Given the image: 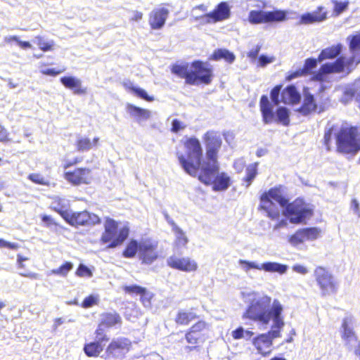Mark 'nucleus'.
<instances>
[{
  "mask_svg": "<svg viewBox=\"0 0 360 360\" xmlns=\"http://www.w3.org/2000/svg\"><path fill=\"white\" fill-rule=\"evenodd\" d=\"M160 257L158 242L151 238L141 240L139 259L142 264H151Z\"/></svg>",
  "mask_w": 360,
  "mask_h": 360,
  "instance_id": "9b49d317",
  "label": "nucleus"
},
{
  "mask_svg": "<svg viewBox=\"0 0 360 360\" xmlns=\"http://www.w3.org/2000/svg\"><path fill=\"white\" fill-rule=\"evenodd\" d=\"M333 131V128L330 127L327 130H326L324 133L323 143L325 146L327 150H330L331 149Z\"/></svg>",
  "mask_w": 360,
  "mask_h": 360,
  "instance_id": "864d4df0",
  "label": "nucleus"
},
{
  "mask_svg": "<svg viewBox=\"0 0 360 360\" xmlns=\"http://www.w3.org/2000/svg\"><path fill=\"white\" fill-rule=\"evenodd\" d=\"M184 170L196 176L205 186H212L214 191L226 190L231 184V177L225 172L219 173L217 159H179Z\"/></svg>",
  "mask_w": 360,
  "mask_h": 360,
  "instance_id": "f03ea898",
  "label": "nucleus"
},
{
  "mask_svg": "<svg viewBox=\"0 0 360 360\" xmlns=\"http://www.w3.org/2000/svg\"><path fill=\"white\" fill-rule=\"evenodd\" d=\"M342 338L345 342L348 349L353 351L355 355L360 356V341L346 319L342 323Z\"/></svg>",
  "mask_w": 360,
  "mask_h": 360,
  "instance_id": "dca6fc26",
  "label": "nucleus"
},
{
  "mask_svg": "<svg viewBox=\"0 0 360 360\" xmlns=\"http://www.w3.org/2000/svg\"><path fill=\"white\" fill-rule=\"evenodd\" d=\"M198 318L199 316L197 314L195 309H181L176 313L174 321L177 326H187Z\"/></svg>",
  "mask_w": 360,
  "mask_h": 360,
  "instance_id": "5701e85b",
  "label": "nucleus"
},
{
  "mask_svg": "<svg viewBox=\"0 0 360 360\" xmlns=\"http://www.w3.org/2000/svg\"><path fill=\"white\" fill-rule=\"evenodd\" d=\"M328 100L323 93L318 94L316 98L309 93L305 94L299 111L303 115H308L316 111L322 112L326 110Z\"/></svg>",
  "mask_w": 360,
  "mask_h": 360,
  "instance_id": "9d476101",
  "label": "nucleus"
},
{
  "mask_svg": "<svg viewBox=\"0 0 360 360\" xmlns=\"http://www.w3.org/2000/svg\"><path fill=\"white\" fill-rule=\"evenodd\" d=\"M8 41H15L18 45L23 49H30L32 47L31 44L29 41H21L19 37L15 35L11 36L8 38Z\"/></svg>",
  "mask_w": 360,
  "mask_h": 360,
  "instance_id": "13d9d810",
  "label": "nucleus"
},
{
  "mask_svg": "<svg viewBox=\"0 0 360 360\" xmlns=\"http://www.w3.org/2000/svg\"><path fill=\"white\" fill-rule=\"evenodd\" d=\"M181 142L187 158H202V148L198 139L195 136L187 137Z\"/></svg>",
  "mask_w": 360,
  "mask_h": 360,
  "instance_id": "aec40b11",
  "label": "nucleus"
},
{
  "mask_svg": "<svg viewBox=\"0 0 360 360\" xmlns=\"http://www.w3.org/2000/svg\"><path fill=\"white\" fill-rule=\"evenodd\" d=\"M334 7H333V12L336 15H340L343 11H345L349 6V1H345L343 2L338 1H333Z\"/></svg>",
  "mask_w": 360,
  "mask_h": 360,
  "instance_id": "603ef678",
  "label": "nucleus"
},
{
  "mask_svg": "<svg viewBox=\"0 0 360 360\" xmlns=\"http://www.w3.org/2000/svg\"><path fill=\"white\" fill-rule=\"evenodd\" d=\"M185 128V125H183L182 123L174 119L172 120V131L173 132H178L181 129H184Z\"/></svg>",
  "mask_w": 360,
  "mask_h": 360,
  "instance_id": "69168bd1",
  "label": "nucleus"
},
{
  "mask_svg": "<svg viewBox=\"0 0 360 360\" xmlns=\"http://www.w3.org/2000/svg\"><path fill=\"white\" fill-rule=\"evenodd\" d=\"M300 100V95L293 85L288 86L281 92V101L284 103L295 104Z\"/></svg>",
  "mask_w": 360,
  "mask_h": 360,
  "instance_id": "bb28decb",
  "label": "nucleus"
},
{
  "mask_svg": "<svg viewBox=\"0 0 360 360\" xmlns=\"http://www.w3.org/2000/svg\"><path fill=\"white\" fill-rule=\"evenodd\" d=\"M272 62V59L269 58L268 56H264V55H262L260 56L259 58H258V60H257V65L259 66V67H264L266 66L267 64L270 63Z\"/></svg>",
  "mask_w": 360,
  "mask_h": 360,
  "instance_id": "338daca9",
  "label": "nucleus"
},
{
  "mask_svg": "<svg viewBox=\"0 0 360 360\" xmlns=\"http://www.w3.org/2000/svg\"><path fill=\"white\" fill-rule=\"evenodd\" d=\"M64 70H65L64 69L57 70L55 68H48V69L42 70L41 71V72L44 75H49V76L55 77V76L62 73L63 72H64Z\"/></svg>",
  "mask_w": 360,
  "mask_h": 360,
  "instance_id": "e2e57ef3",
  "label": "nucleus"
},
{
  "mask_svg": "<svg viewBox=\"0 0 360 360\" xmlns=\"http://www.w3.org/2000/svg\"><path fill=\"white\" fill-rule=\"evenodd\" d=\"M79 277H91L92 276L91 271L85 265L80 264L75 272Z\"/></svg>",
  "mask_w": 360,
  "mask_h": 360,
  "instance_id": "6e6d98bb",
  "label": "nucleus"
},
{
  "mask_svg": "<svg viewBox=\"0 0 360 360\" xmlns=\"http://www.w3.org/2000/svg\"><path fill=\"white\" fill-rule=\"evenodd\" d=\"M122 86L126 91L133 93L134 95L141 99L148 102L154 101L153 96H149L144 89L134 86L132 82L129 80L123 82Z\"/></svg>",
  "mask_w": 360,
  "mask_h": 360,
  "instance_id": "cd10ccee",
  "label": "nucleus"
},
{
  "mask_svg": "<svg viewBox=\"0 0 360 360\" xmlns=\"http://www.w3.org/2000/svg\"><path fill=\"white\" fill-rule=\"evenodd\" d=\"M336 150L342 154L355 155L360 151V131L356 126L342 125L335 134Z\"/></svg>",
  "mask_w": 360,
  "mask_h": 360,
  "instance_id": "39448f33",
  "label": "nucleus"
},
{
  "mask_svg": "<svg viewBox=\"0 0 360 360\" xmlns=\"http://www.w3.org/2000/svg\"><path fill=\"white\" fill-rule=\"evenodd\" d=\"M105 327L101 326L98 323L96 329L95 330L94 334L96 336V341H99L101 344H103L109 341V337L105 331Z\"/></svg>",
  "mask_w": 360,
  "mask_h": 360,
  "instance_id": "49530a36",
  "label": "nucleus"
},
{
  "mask_svg": "<svg viewBox=\"0 0 360 360\" xmlns=\"http://www.w3.org/2000/svg\"><path fill=\"white\" fill-rule=\"evenodd\" d=\"M282 312L283 307L278 300L271 302V297L263 295L250 301L243 317L263 324H267L273 319L276 326L281 328L284 325Z\"/></svg>",
  "mask_w": 360,
  "mask_h": 360,
  "instance_id": "7ed1b4c3",
  "label": "nucleus"
},
{
  "mask_svg": "<svg viewBox=\"0 0 360 360\" xmlns=\"http://www.w3.org/2000/svg\"><path fill=\"white\" fill-rule=\"evenodd\" d=\"M314 16L321 18L320 22L325 20L327 18V12L323 11V8L318 7L314 11L311 12Z\"/></svg>",
  "mask_w": 360,
  "mask_h": 360,
  "instance_id": "052dcab7",
  "label": "nucleus"
},
{
  "mask_svg": "<svg viewBox=\"0 0 360 360\" xmlns=\"http://www.w3.org/2000/svg\"><path fill=\"white\" fill-rule=\"evenodd\" d=\"M141 250V241L136 239H131L125 245L122 252V255L124 258L131 259L134 258L136 253L139 254Z\"/></svg>",
  "mask_w": 360,
  "mask_h": 360,
  "instance_id": "2f4dec72",
  "label": "nucleus"
},
{
  "mask_svg": "<svg viewBox=\"0 0 360 360\" xmlns=\"http://www.w3.org/2000/svg\"><path fill=\"white\" fill-rule=\"evenodd\" d=\"M34 41L36 42L39 49L44 51H51L54 49V42L53 41H46L42 36L37 35L34 38Z\"/></svg>",
  "mask_w": 360,
  "mask_h": 360,
  "instance_id": "ea45409f",
  "label": "nucleus"
},
{
  "mask_svg": "<svg viewBox=\"0 0 360 360\" xmlns=\"http://www.w3.org/2000/svg\"><path fill=\"white\" fill-rule=\"evenodd\" d=\"M354 62V57L345 60L344 57L338 58L333 63H327L321 65V71L326 75L331 73H340L345 71V68H349L353 65Z\"/></svg>",
  "mask_w": 360,
  "mask_h": 360,
  "instance_id": "a211bd4d",
  "label": "nucleus"
},
{
  "mask_svg": "<svg viewBox=\"0 0 360 360\" xmlns=\"http://www.w3.org/2000/svg\"><path fill=\"white\" fill-rule=\"evenodd\" d=\"M65 179L71 184L79 186L89 184L93 179L91 170L85 167L76 168L64 173Z\"/></svg>",
  "mask_w": 360,
  "mask_h": 360,
  "instance_id": "2eb2a0df",
  "label": "nucleus"
},
{
  "mask_svg": "<svg viewBox=\"0 0 360 360\" xmlns=\"http://www.w3.org/2000/svg\"><path fill=\"white\" fill-rule=\"evenodd\" d=\"M41 220L46 224L47 226H58V224L49 215H43Z\"/></svg>",
  "mask_w": 360,
  "mask_h": 360,
  "instance_id": "774afa93",
  "label": "nucleus"
},
{
  "mask_svg": "<svg viewBox=\"0 0 360 360\" xmlns=\"http://www.w3.org/2000/svg\"><path fill=\"white\" fill-rule=\"evenodd\" d=\"M98 303V298L97 296L90 295L85 297L81 304V307L84 309H88Z\"/></svg>",
  "mask_w": 360,
  "mask_h": 360,
  "instance_id": "3c124183",
  "label": "nucleus"
},
{
  "mask_svg": "<svg viewBox=\"0 0 360 360\" xmlns=\"http://www.w3.org/2000/svg\"><path fill=\"white\" fill-rule=\"evenodd\" d=\"M259 210L276 224L274 230L292 224H306L314 214V207L302 198L289 202L283 195L281 186H274L264 191L259 198Z\"/></svg>",
  "mask_w": 360,
  "mask_h": 360,
  "instance_id": "f257e3e1",
  "label": "nucleus"
},
{
  "mask_svg": "<svg viewBox=\"0 0 360 360\" xmlns=\"http://www.w3.org/2000/svg\"><path fill=\"white\" fill-rule=\"evenodd\" d=\"M169 223L172 226V231L175 234V245L178 248L186 247L188 242V239L186 236L185 232H184V231L179 227L174 221H169Z\"/></svg>",
  "mask_w": 360,
  "mask_h": 360,
  "instance_id": "72a5a7b5",
  "label": "nucleus"
},
{
  "mask_svg": "<svg viewBox=\"0 0 360 360\" xmlns=\"http://www.w3.org/2000/svg\"><path fill=\"white\" fill-rule=\"evenodd\" d=\"M122 290L125 294L131 296L139 295L140 301L143 306H149L153 297V294L148 291L147 288L139 285H129L122 286Z\"/></svg>",
  "mask_w": 360,
  "mask_h": 360,
  "instance_id": "6ab92c4d",
  "label": "nucleus"
},
{
  "mask_svg": "<svg viewBox=\"0 0 360 360\" xmlns=\"http://www.w3.org/2000/svg\"><path fill=\"white\" fill-rule=\"evenodd\" d=\"M0 248H6L10 250H17L19 248L18 244L6 241L0 238Z\"/></svg>",
  "mask_w": 360,
  "mask_h": 360,
  "instance_id": "680f3d73",
  "label": "nucleus"
},
{
  "mask_svg": "<svg viewBox=\"0 0 360 360\" xmlns=\"http://www.w3.org/2000/svg\"><path fill=\"white\" fill-rule=\"evenodd\" d=\"M221 59H224L229 63H232L235 60L236 56L233 53L226 49H217L209 57L210 60L218 61Z\"/></svg>",
  "mask_w": 360,
  "mask_h": 360,
  "instance_id": "473e14b6",
  "label": "nucleus"
},
{
  "mask_svg": "<svg viewBox=\"0 0 360 360\" xmlns=\"http://www.w3.org/2000/svg\"><path fill=\"white\" fill-rule=\"evenodd\" d=\"M258 162H254L247 166L245 169V176L243 179L245 186L248 188L252 183L258 174Z\"/></svg>",
  "mask_w": 360,
  "mask_h": 360,
  "instance_id": "f704fd0d",
  "label": "nucleus"
},
{
  "mask_svg": "<svg viewBox=\"0 0 360 360\" xmlns=\"http://www.w3.org/2000/svg\"><path fill=\"white\" fill-rule=\"evenodd\" d=\"M301 229L305 240H315L319 237L320 233V230L316 227L303 228Z\"/></svg>",
  "mask_w": 360,
  "mask_h": 360,
  "instance_id": "37998d69",
  "label": "nucleus"
},
{
  "mask_svg": "<svg viewBox=\"0 0 360 360\" xmlns=\"http://www.w3.org/2000/svg\"><path fill=\"white\" fill-rule=\"evenodd\" d=\"M131 347V340L125 337L113 338L105 349V354L108 357L122 358Z\"/></svg>",
  "mask_w": 360,
  "mask_h": 360,
  "instance_id": "f8f14e48",
  "label": "nucleus"
},
{
  "mask_svg": "<svg viewBox=\"0 0 360 360\" xmlns=\"http://www.w3.org/2000/svg\"><path fill=\"white\" fill-rule=\"evenodd\" d=\"M169 11L165 8L153 9L149 14L148 22L152 30H160L165 24Z\"/></svg>",
  "mask_w": 360,
  "mask_h": 360,
  "instance_id": "412c9836",
  "label": "nucleus"
},
{
  "mask_svg": "<svg viewBox=\"0 0 360 360\" xmlns=\"http://www.w3.org/2000/svg\"><path fill=\"white\" fill-rule=\"evenodd\" d=\"M277 120L283 125H288L290 122L289 112L287 108L280 107L276 110Z\"/></svg>",
  "mask_w": 360,
  "mask_h": 360,
  "instance_id": "79ce46f5",
  "label": "nucleus"
},
{
  "mask_svg": "<svg viewBox=\"0 0 360 360\" xmlns=\"http://www.w3.org/2000/svg\"><path fill=\"white\" fill-rule=\"evenodd\" d=\"M282 86L281 84L275 86L271 91L270 96L271 101L275 105H278L281 101L279 100V94Z\"/></svg>",
  "mask_w": 360,
  "mask_h": 360,
  "instance_id": "5fc2aeb1",
  "label": "nucleus"
},
{
  "mask_svg": "<svg viewBox=\"0 0 360 360\" xmlns=\"http://www.w3.org/2000/svg\"><path fill=\"white\" fill-rule=\"evenodd\" d=\"M63 85L69 89H71L75 94L84 95L86 93V88L83 87L80 79L72 77L65 76L60 79Z\"/></svg>",
  "mask_w": 360,
  "mask_h": 360,
  "instance_id": "393cba45",
  "label": "nucleus"
},
{
  "mask_svg": "<svg viewBox=\"0 0 360 360\" xmlns=\"http://www.w3.org/2000/svg\"><path fill=\"white\" fill-rule=\"evenodd\" d=\"M349 39V48L352 52L360 51V32L347 37Z\"/></svg>",
  "mask_w": 360,
  "mask_h": 360,
  "instance_id": "de8ad7c7",
  "label": "nucleus"
},
{
  "mask_svg": "<svg viewBox=\"0 0 360 360\" xmlns=\"http://www.w3.org/2000/svg\"><path fill=\"white\" fill-rule=\"evenodd\" d=\"M259 108L263 122L265 124H270L276 120L275 114L273 111V105L269 102L266 95H262L261 96L259 101Z\"/></svg>",
  "mask_w": 360,
  "mask_h": 360,
  "instance_id": "b1692460",
  "label": "nucleus"
},
{
  "mask_svg": "<svg viewBox=\"0 0 360 360\" xmlns=\"http://www.w3.org/2000/svg\"><path fill=\"white\" fill-rule=\"evenodd\" d=\"M51 209L59 214L66 223L74 227L91 226L100 224L101 222V218L97 214L86 210L69 212L58 207H53Z\"/></svg>",
  "mask_w": 360,
  "mask_h": 360,
  "instance_id": "6e6552de",
  "label": "nucleus"
},
{
  "mask_svg": "<svg viewBox=\"0 0 360 360\" xmlns=\"http://www.w3.org/2000/svg\"><path fill=\"white\" fill-rule=\"evenodd\" d=\"M266 23L281 22L286 19V12L282 10L266 11Z\"/></svg>",
  "mask_w": 360,
  "mask_h": 360,
  "instance_id": "58836bf2",
  "label": "nucleus"
},
{
  "mask_svg": "<svg viewBox=\"0 0 360 360\" xmlns=\"http://www.w3.org/2000/svg\"><path fill=\"white\" fill-rule=\"evenodd\" d=\"M245 330L242 327H238L231 332V336L234 340H239L243 338Z\"/></svg>",
  "mask_w": 360,
  "mask_h": 360,
  "instance_id": "0e129e2a",
  "label": "nucleus"
},
{
  "mask_svg": "<svg viewBox=\"0 0 360 360\" xmlns=\"http://www.w3.org/2000/svg\"><path fill=\"white\" fill-rule=\"evenodd\" d=\"M210 324L205 320H198L185 331L184 338L188 344L184 349L187 353L198 352L210 338Z\"/></svg>",
  "mask_w": 360,
  "mask_h": 360,
  "instance_id": "0eeeda50",
  "label": "nucleus"
},
{
  "mask_svg": "<svg viewBox=\"0 0 360 360\" xmlns=\"http://www.w3.org/2000/svg\"><path fill=\"white\" fill-rule=\"evenodd\" d=\"M342 48L341 44H337L323 49L318 56L319 62L336 58L340 53Z\"/></svg>",
  "mask_w": 360,
  "mask_h": 360,
  "instance_id": "c85d7f7f",
  "label": "nucleus"
},
{
  "mask_svg": "<svg viewBox=\"0 0 360 360\" xmlns=\"http://www.w3.org/2000/svg\"><path fill=\"white\" fill-rule=\"evenodd\" d=\"M305 76L302 68H299L295 71H289L285 75V80L290 82L295 78Z\"/></svg>",
  "mask_w": 360,
  "mask_h": 360,
  "instance_id": "4d7b16f0",
  "label": "nucleus"
},
{
  "mask_svg": "<svg viewBox=\"0 0 360 360\" xmlns=\"http://www.w3.org/2000/svg\"><path fill=\"white\" fill-rule=\"evenodd\" d=\"M314 276L322 296H328L338 292V282L326 268L317 266L314 269Z\"/></svg>",
  "mask_w": 360,
  "mask_h": 360,
  "instance_id": "1a4fd4ad",
  "label": "nucleus"
},
{
  "mask_svg": "<svg viewBox=\"0 0 360 360\" xmlns=\"http://www.w3.org/2000/svg\"><path fill=\"white\" fill-rule=\"evenodd\" d=\"M266 11L262 10H252L248 15V22L252 25L266 23Z\"/></svg>",
  "mask_w": 360,
  "mask_h": 360,
  "instance_id": "4c0bfd02",
  "label": "nucleus"
},
{
  "mask_svg": "<svg viewBox=\"0 0 360 360\" xmlns=\"http://www.w3.org/2000/svg\"><path fill=\"white\" fill-rule=\"evenodd\" d=\"M287 269V265L274 262H264L260 265V270H264L266 272H277L283 274L286 272Z\"/></svg>",
  "mask_w": 360,
  "mask_h": 360,
  "instance_id": "c9c22d12",
  "label": "nucleus"
},
{
  "mask_svg": "<svg viewBox=\"0 0 360 360\" xmlns=\"http://www.w3.org/2000/svg\"><path fill=\"white\" fill-rule=\"evenodd\" d=\"M318 58H308L304 60V65L302 68L305 76L310 75L312 70L317 66Z\"/></svg>",
  "mask_w": 360,
  "mask_h": 360,
  "instance_id": "a18cd8bd",
  "label": "nucleus"
},
{
  "mask_svg": "<svg viewBox=\"0 0 360 360\" xmlns=\"http://www.w3.org/2000/svg\"><path fill=\"white\" fill-rule=\"evenodd\" d=\"M27 179L30 180L32 183L42 185V186H49L50 181L48 179L45 178L39 173H32L27 176Z\"/></svg>",
  "mask_w": 360,
  "mask_h": 360,
  "instance_id": "c03bdc74",
  "label": "nucleus"
},
{
  "mask_svg": "<svg viewBox=\"0 0 360 360\" xmlns=\"http://www.w3.org/2000/svg\"><path fill=\"white\" fill-rule=\"evenodd\" d=\"M290 243L294 246L298 245L305 241L302 229H298L291 235L288 239Z\"/></svg>",
  "mask_w": 360,
  "mask_h": 360,
  "instance_id": "09e8293b",
  "label": "nucleus"
},
{
  "mask_svg": "<svg viewBox=\"0 0 360 360\" xmlns=\"http://www.w3.org/2000/svg\"><path fill=\"white\" fill-rule=\"evenodd\" d=\"M239 264L244 268V269L248 271L251 269L260 270V265L257 264L253 262H250L247 260L240 259Z\"/></svg>",
  "mask_w": 360,
  "mask_h": 360,
  "instance_id": "bf43d9fd",
  "label": "nucleus"
},
{
  "mask_svg": "<svg viewBox=\"0 0 360 360\" xmlns=\"http://www.w3.org/2000/svg\"><path fill=\"white\" fill-rule=\"evenodd\" d=\"M73 269V264L71 262H65L58 268L52 269L51 274L59 276L65 277Z\"/></svg>",
  "mask_w": 360,
  "mask_h": 360,
  "instance_id": "a19ab883",
  "label": "nucleus"
},
{
  "mask_svg": "<svg viewBox=\"0 0 360 360\" xmlns=\"http://www.w3.org/2000/svg\"><path fill=\"white\" fill-rule=\"evenodd\" d=\"M99 141L98 137H95L92 141L89 138L82 137L77 140L75 143L76 148L79 151H85L90 150L93 146L98 144Z\"/></svg>",
  "mask_w": 360,
  "mask_h": 360,
  "instance_id": "e433bc0d",
  "label": "nucleus"
},
{
  "mask_svg": "<svg viewBox=\"0 0 360 360\" xmlns=\"http://www.w3.org/2000/svg\"><path fill=\"white\" fill-rule=\"evenodd\" d=\"M206 158H217L222 146V139L218 131L210 130L202 136Z\"/></svg>",
  "mask_w": 360,
  "mask_h": 360,
  "instance_id": "ddd939ff",
  "label": "nucleus"
},
{
  "mask_svg": "<svg viewBox=\"0 0 360 360\" xmlns=\"http://www.w3.org/2000/svg\"><path fill=\"white\" fill-rule=\"evenodd\" d=\"M172 74L185 79L188 85L210 84L214 77L213 69L207 63L195 60L190 65L185 64H174L171 67Z\"/></svg>",
  "mask_w": 360,
  "mask_h": 360,
  "instance_id": "20e7f679",
  "label": "nucleus"
},
{
  "mask_svg": "<svg viewBox=\"0 0 360 360\" xmlns=\"http://www.w3.org/2000/svg\"><path fill=\"white\" fill-rule=\"evenodd\" d=\"M167 264L172 269L184 272H193L198 268V263L188 257L180 258L172 255L167 259Z\"/></svg>",
  "mask_w": 360,
  "mask_h": 360,
  "instance_id": "f3484780",
  "label": "nucleus"
},
{
  "mask_svg": "<svg viewBox=\"0 0 360 360\" xmlns=\"http://www.w3.org/2000/svg\"><path fill=\"white\" fill-rule=\"evenodd\" d=\"M104 345L99 341H92L84 344L83 351L88 357H98L103 351Z\"/></svg>",
  "mask_w": 360,
  "mask_h": 360,
  "instance_id": "7c9ffc66",
  "label": "nucleus"
},
{
  "mask_svg": "<svg viewBox=\"0 0 360 360\" xmlns=\"http://www.w3.org/2000/svg\"><path fill=\"white\" fill-rule=\"evenodd\" d=\"M231 16L230 7L227 2L222 1L218 4L210 13L202 15L200 18L206 24L216 23L227 20Z\"/></svg>",
  "mask_w": 360,
  "mask_h": 360,
  "instance_id": "4468645a",
  "label": "nucleus"
},
{
  "mask_svg": "<svg viewBox=\"0 0 360 360\" xmlns=\"http://www.w3.org/2000/svg\"><path fill=\"white\" fill-rule=\"evenodd\" d=\"M101 317L99 323L106 328L120 326L122 323L121 316L115 311L102 313Z\"/></svg>",
  "mask_w": 360,
  "mask_h": 360,
  "instance_id": "a878e982",
  "label": "nucleus"
},
{
  "mask_svg": "<svg viewBox=\"0 0 360 360\" xmlns=\"http://www.w3.org/2000/svg\"><path fill=\"white\" fill-rule=\"evenodd\" d=\"M252 343L259 354L269 356L272 352L271 338L267 334H259L252 339Z\"/></svg>",
  "mask_w": 360,
  "mask_h": 360,
  "instance_id": "4be33fe9",
  "label": "nucleus"
},
{
  "mask_svg": "<svg viewBox=\"0 0 360 360\" xmlns=\"http://www.w3.org/2000/svg\"><path fill=\"white\" fill-rule=\"evenodd\" d=\"M126 109L128 113L138 121L147 120L150 116V112L148 110L141 108L131 103L126 105Z\"/></svg>",
  "mask_w": 360,
  "mask_h": 360,
  "instance_id": "c756f323",
  "label": "nucleus"
},
{
  "mask_svg": "<svg viewBox=\"0 0 360 360\" xmlns=\"http://www.w3.org/2000/svg\"><path fill=\"white\" fill-rule=\"evenodd\" d=\"M121 223L112 218L106 217L104 219V230L101 236L100 242L106 244L108 248H115L123 244L130 233L127 224L120 226Z\"/></svg>",
  "mask_w": 360,
  "mask_h": 360,
  "instance_id": "423d86ee",
  "label": "nucleus"
},
{
  "mask_svg": "<svg viewBox=\"0 0 360 360\" xmlns=\"http://www.w3.org/2000/svg\"><path fill=\"white\" fill-rule=\"evenodd\" d=\"M320 20V18L314 16L312 13H306L300 16V23L304 25L312 24L319 22Z\"/></svg>",
  "mask_w": 360,
  "mask_h": 360,
  "instance_id": "8fccbe9b",
  "label": "nucleus"
}]
</instances>
